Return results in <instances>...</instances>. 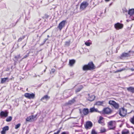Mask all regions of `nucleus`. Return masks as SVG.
<instances>
[{
	"label": "nucleus",
	"instance_id": "nucleus-4",
	"mask_svg": "<svg viewBox=\"0 0 134 134\" xmlns=\"http://www.w3.org/2000/svg\"><path fill=\"white\" fill-rule=\"evenodd\" d=\"M128 13L130 15V18H131L130 20H134V9H130L128 12Z\"/></svg>",
	"mask_w": 134,
	"mask_h": 134
},
{
	"label": "nucleus",
	"instance_id": "nucleus-14",
	"mask_svg": "<svg viewBox=\"0 0 134 134\" xmlns=\"http://www.w3.org/2000/svg\"><path fill=\"white\" fill-rule=\"evenodd\" d=\"M75 63V60L74 59H72L69 60V65L71 66H73V65Z\"/></svg>",
	"mask_w": 134,
	"mask_h": 134
},
{
	"label": "nucleus",
	"instance_id": "nucleus-43",
	"mask_svg": "<svg viewBox=\"0 0 134 134\" xmlns=\"http://www.w3.org/2000/svg\"><path fill=\"white\" fill-rule=\"evenodd\" d=\"M119 72V71H118V70H117V71H115V73H116V72Z\"/></svg>",
	"mask_w": 134,
	"mask_h": 134
},
{
	"label": "nucleus",
	"instance_id": "nucleus-28",
	"mask_svg": "<svg viewBox=\"0 0 134 134\" xmlns=\"http://www.w3.org/2000/svg\"><path fill=\"white\" fill-rule=\"evenodd\" d=\"M129 132V131L128 130H125L123 131L122 133V134H127Z\"/></svg>",
	"mask_w": 134,
	"mask_h": 134
},
{
	"label": "nucleus",
	"instance_id": "nucleus-10",
	"mask_svg": "<svg viewBox=\"0 0 134 134\" xmlns=\"http://www.w3.org/2000/svg\"><path fill=\"white\" fill-rule=\"evenodd\" d=\"M115 27L117 30L122 29L123 27V25L119 23L116 24L114 25Z\"/></svg>",
	"mask_w": 134,
	"mask_h": 134
},
{
	"label": "nucleus",
	"instance_id": "nucleus-25",
	"mask_svg": "<svg viewBox=\"0 0 134 134\" xmlns=\"http://www.w3.org/2000/svg\"><path fill=\"white\" fill-rule=\"evenodd\" d=\"M75 102V100L74 98L72 99L69 101L68 104H73Z\"/></svg>",
	"mask_w": 134,
	"mask_h": 134
},
{
	"label": "nucleus",
	"instance_id": "nucleus-38",
	"mask_svg": "<svg viewBox=\"0 0 134 134\" xmlns=\"http://www.w3.org/2000/svg\"><path fill=\"white\" fill-rule=\"evenodd\" d=\"M126 69L125 68H123L122 69H120L119 70H118V71H119V72H121L123 71L124 70Z\"/></svg>",
	"mask_w": 134,
	"mask_h": 134
},
{
	"label": "nucleus",
	"instance_id": "nucleus-24",
	"mask_svg": "<svg viewBox=\"0 0 134 134\" xmlns=\"http://www.w3.org/2000/svg\"><path fill=\"white\" fill-rule=\"evenodd\" d=\"M103 119V117L102 116H100L99 117V120L98 121V122L99 123L101 124L102 125H104V122H100V121L102 120Z\"/></svg>",
	"mask_w": 134,
	"mask_h": 134
},
{
	"label": "nucleus",
	"instance_id": "nucleus-13",
	"mask_svg": "<svg viewBox=\"0 0 134 134\" xmlns=\"http://www.w3.org/2000/svg\"><path fill=\"white\" fill-rule=\"evenodd\" d=\"M9 129V127L8 126H6L2 128V130L1 132V134H5V132Z\"/></svg>",
	"mask_w": 134,
	"mask_h": 134
},
{
	"label": "nucleus",
	"instance_id": "nucleus-48",
	"mask_svg": "<svg viewBox=\"0 0 134 134\" xmlns=\"http://www.w3.org/2000/svg\"><path fill=\"white\" fill-rule=\"evenodd\" d=\"M116 134H120L119 133H116Z\"/></svg>",
	"mask_w": 134,
	"mask_h": 134
},
{
	"label": "nucleus",
	"instance_id": "nucleus-3",
	"mask_svg": "<svg viewBox=\"0 0 134 134\" xmlns=\"http://www.w3.org/2000/svg\"><path fill=\"white\" fill-rule=\"evenodd\" d=\"M109 103L112 105L116 109H118L119 108V104L114 100H110L109 101Z\"/></svg>",
	"mask_w": 134,
	"mask_h": 134
},
{
	"label": "nucleus",
	"instance_id": "nucleus-30",
	"mask_svg": "<svg viewBox=\"0 0 134 134\" xmlns=\"http://www.w3.org/2000/svg\"><path fill=\"white\" fill-rule=\"evenodd\" d=\"M21 57L20 56V54H19L16 56H15V58L16 60V61L18 60L19 59L21 58Z\"/></svg>",
	"mask_w": 134,
	"mask_h": 134
},
{
	"label": "nucleus",
	"instance_id": "nucleus-17",
	"mask_svg": "<svg viewBox=\"0 0 134 134\" xmlns=\"http://www.w3.org/2000/svg\"><path fill=\"white\" fill-rule=\"evenodd\" d=\"M9 81V80L7 77L2 78L1 79V83H4L5 82H8Z\"/></svg>",
	"mask_w": 134,
	"mask_h": 134
},
{
	"label": "nucleus",
	"instance_id": "nucleus-18",
	"mask_svg": "<svg viewBox=\"0 0 134 134\" xmlns=\"http://www.w3.org/2000/svg\"><path fill=\"white\" fill-rule=\"evenodd\" d=\"M127 90L129 92H130L132 93H134V87H130L127 88Z\"/></svg>",
	"mask_w": 134,
	"mask_h": 134
},
{
	"label": "nucleus",
	"instance_id": "nucleus-7",
	"mask_svg": "<svg viewBox=\"0 0 134 134\" xmlns=\"http://www.w3.org/2000/svg\"><path fill=\"white\" fill-rule=\"evenodd\" d=\"M93 126L92 123L90 121H87L85 125V127L86 129H90Z\"/></svg>",
	"mask_w": 134,
	"mask_h": 134
},
{
	"label": "nucleus",
	"instance_id": "nucleus-27",
	"mask_svg": "<svg viewBox=\"0 0 134 134\" xmlns=\"http://www.w3.org/2000/svg\"><path fill=\"white\" fill-rule=\"evenodd\" d=\"M32 116V117L31 118V119L32 121H33L35 120H36V115H31V116H30V117H31Z\"/></svg>",
	"mask_w": 134,
	"mask_h": 134
},
{
	"label": "nucleus",
	"instance_id": "nucleus-2",
	"mask_svg": "<svg viewBox=\"0 0 134 134\" xmlns=\"http://www.w3.org/2000/svg\"><path fill=\"white\" fill-rule=\"evenodd\" d=\"M109 130H114L116 127V123L114 121H111L108 123Z\"/></svg>",
	"mask_w": 134,
	"mask_h": 134
},
{
	"label": "nucleus",
	"instance_id": "nucleus-19",
	"mask_svg": "<svg viewBox=\"0 0 134 134\" xmlns=\"http://www.w3.org/2000/svg\"><path fill=\"white\" fill-rule=\"evenodd\" d=\"M90 112L91 113L97 112L98 111V109H97L95 108L94 107L90 108Z\"/></svg>",
	"mask_w": 134,
	"mask_h": 134
},
{
	"label": "nucleus",
	"instance_id": "nucleus-36",
	"mask_svg": "<svg viewBox=\"0 0 134 134\" xmlns=\"http://www.w3.org/2000/svg\"><path fill=\"white\" fill-rule=\"evenodd\" d=\"M91 134H97V133L94 129H92L91 132Z\"/></svg>",
	"mask_w": 134,
	"mask_h": 134
},
{
	"label": "nucleus",
	"instance_id": "nucleus-33",
	"mask_svg": "<svg viewBox=\"0 0 134 134\" xmlns=\"http://www.w3.org/2000/svg\"><path fill=\"white\" fill-rule=\"evenodd\" d=\"M31 117H30V116H29L28 117H27L26 119V120L27 121H32V120L31 119Z\"/></svg>",
	"mask_w": 134,
	"mask_h": 134
},
{
	"label": "nucleus",
	"instance_id": "nucleus-1",
	"mask_svg": "<svg viewBox=\"0 0 134 134\" xmlns=\"http://www.w3.org/2000/svg\"><path fill=\"white\" fill-rule=\"evenodd\" d=\"M94 69V65L92 62H89L87 65H84L83 68V70H90Z\"/></svg>",
	"mask_w": 134,
	"mask_h": 134
},
{
	"label": "nucleus",
	"instance_id": "nucleus-47",
	"mask_svg": "<svg viewBox=\"0 0 134 134\" xmlns=\"http://www.w3.org/2000/svg\"><path fill=\"white\" fill-rule=\"evenodd\" d=\"M47 37H49V35H47Z\"/></svg>",
	"mask_w": 134,
	"mask_h": 134
},
{
	"label": "nucleus",
	"instance_id": "nucleus-29",
	"mask_svg": "<svg viewBox=\"0 0 134 134\" xmlns=\"http://www.w3.org/2000/svg\"><path fill=\"white\" fill-rule=\"evenodd\" d=\"M29 53L30 52H29L27 54L24 56V57H23L20 60V61L19 62H20V61H21L23 59L25 58L28 57L29 56Z\"/></svg>",
	"mask_w": 134,
	"mask_h": 134
},
{
	"label": "nucleus",
	"instance_id": "nucleus-31",
	"mask_svg": "<svg viewBox=\"0 0 134 134\" xmlns=\"http://www.w3.org/2000/svg\"><path fill=\"white\" fill-rule=\"evenodd\" d=\"M130 121L131 123L134 124V116L130 119Z\"/></svg>",
	"mask_w": 134,
	"mask_h": 134
},
{
	"label": "nucleus",
	"instance_id": "nucleus-37",
	"mask_svg": "<svg viewBox=\"0 0 134 134\" xmlns=\"http://www.w3.org/2000/svg\"><path fill=\"white\" fill-rule=\"evenodd\" d=\"M100 131L101 133H104L106 131V130L104 128L100 130Z\"/></svg>",
	"mask_w": 134,
	"mask_h": 134
},
{
	"label": "nucleus",
	"instance_id": "nucleus-34",
	"mask_svg": "<svg viewBox=\"0 0 134 134\" xmlns=\"http://www.w3.org/2000/svg\"><path fill=\"white\" fill-rule=\"evenodd\" d=\"M20 125L21 124L20 123L16 125H15V129H18Z\"/></svg>",
	"mask_w": 134,
	"mask_h": 134
},
{
	"label": "nucleus",
	"instance_id": "nucleus-5",
	"mask_svg": "<svg viewBox=\"0 0 134 134\" xmlns=\"http://www.w3.org/2000/svg\"><path fill=\"white\" fill-rule=\"evenodd\" d=\"M24 96L29 99H33L35 97V94L34 93H26L25 94Z\"/></svg>",
	"mask_w": 134,
	"mask_h": 134
},
{
	"label": "nucleus",
	"instance_id": "nucleus-54",
	"mask_svg": "<svg viewBox=\"0 0 134 134\" xmlns=\"http://www.w3.org/2000/svg\"><path fill=\"white\" fill-rule=\"evenodd\" d=\"M114 134H116V133H115Z\"/></svg>",
	"mask_w": 134,
	"mask_h": 134
},
{
	"label": "nucleus",
	"instance_id": "nucleus-32",
	"mask_svg": "<svg viewBox=\"0 0 134 134\" xmlns=\"http://www.w3.org/2000/svg\"><path fill=\"white\" fill-rule=\"evenodd\" d=\"M68 92H70V95L69 96H70L71 95H72L73 94V91L72 90H70V89H69L68 90Z\"/></svg>",
	"mask_w": 134,
	"mask_h": 134
},
{
	"label": "nucleus",
	"instance_id": "nucleus-11",
	"mask_svg": "<svg viewBox=\"0 0 134 134\" xmlns=\"http://www.w3.org/2000/svg\"><path fill=\"white\" fill-rule=\"evenodd\" d=\"M103 111L104 113L107 114H110L111 111V110L108 108H104L103 109Z\"/></svg>",
	"mask_w": 134,
	"mask_h": 134
},
{
	"label": "nucleus",
	"instance_id": "nucleus-40",
	"mask_svg": "<svg viewBox=\"0 0 134 134\" xmlns=\"http://www.w3.org/2000/svg\"><path fill=\"white\" fill-rule=\"evenodd\" d=\"M51 71L52 72H55V70L54 69H52V70H51Z\"/></svg>",
	"mask_w": 134,
	"mask_h": 134
},
{
	"label": "nucleus",
	"instance_id": "nucleus-8",
	"mask_svg": "<svg viewBox=\"0 0 134 134\" xmlns=\"http://www.w3.org/2000/svg\"><path fill=\"white\" fill-rule=\"evenodd\" d=\"M88 5V3L86 1L83 2L81 4L80 8L81 10L85 9Z\"/></svg>",
	"mask_w": 134,
	"mask_h": 134
},
{
	"label": "nucleus",
	"instance_id": "nucleus-6",
	"mask_svg": "<svg viewBox=\"0 0 134 134\" xmlns=\"http://www.w3.org/2000/svg\"><path fill=\"white\" fill-rule=\"evenodd\" d=\"M126 110L124 108H121L119 109V114L121 116H125L126 114Z\"/></svg>",
	"mask_w": 134,
	"mask_h": 134
},
{
	"label": "nucleus",
	"instance_id": "nucleus-46",
	"mask_svg": "<svg viewBox=\"0 0 134 134\" xmlns=\"http://www.w3.org/2000/svg\"><path fill=\"white\" fill-rule=\"evenodd\" d=\"M37 75H35V77H37Z\"/></svg>",
	"mask_w": 134,
	"mask_h": 134
},
{
	"label": "nucleus",
	"instance_id": "nucleus-53",
	"mask_svg": "<svg viewBox=\"0 0 134 134\" xmlns=\"http://www.w3.org/2000/svg\"><path fill=\"white\" fill-rule=\"evenodd\" d=\"M130 52V51H129V52Z\"/></svg>",
	"mask_w": 134,
	"mask_h": 134
},
{
	"label": "nucleus",
	"instance_id": "nucleus-16",
	"mask_svg": "<svg viewBox=\"0 0 134 134\" xmlns=\"http://www.w3.org/2000/svg\"><path fill=\"white\" fill-rule=\"evenodd\" d=\"M83 113L85 115H87L89 113V110L87 108H84L82 110Z\"/></svg>",
	"mask_w": 134,
	"mask_h": 134
},
{
	"label": "nucleus",
	"instance_id": "nucleus-42",
	"mask_svg": "<svg viewBox=\"0 0 134 134\" xmlns=\"http://www.w3.org/2000/svg\"><path fill=\"white\" fill-rule=\"evenodd\" d=\"M61 134H67L65 132H62Z\"/></svg>",
	"mask_w": 134,
	"mask_h": 134
},
{
	"label": "nucleus",
	"instance_id": "nucleus-12",
	"mask_svg": "<svg viewBox=\"0 0 134 134\" xmlns=\"http://www.w3.org/2000/svg\"><path fill=\"white\" fill-rule=\"evenodd\" d=\"M8 112L7 111H1L0 114V115L2 117H7L8 116Z\"/></svg>",
	"mask_w": 134,
	"mask_h": 134
},
{
	"label": "nucleus",
	"instance_id": "nucleus-41",
	"mask_svg": "<svg viewBox=\"0 0 134 134\" xmlns=\"http://www.w3.org/2000/svg\"><path fill=\"white\" fill-rule=\"evenodd\" d=\"M130 69L131 70V71H134V68H132Z\"/></svg>",
	"mask_w": 134,
	"mask_h": 134
},
{
	"label": "nucleus",
	"instance_id": "nucleus-51",
	"mask_svg": "<svg viewBox=\"0 0 134 134\" xmlns=\"http://www.w3.org/2000/svg\"><path fill=\"white\" fill-rule=\"evenodd\" d=\"M19 40H20V38H19Z\"/></svg>",
	"mask_w": 134,
	"mask_h": 134
},
{
	"label": "nucleus",
	"instance_id": "nucleus-20",
	"mask_svg": "<svg viewBox=\"0 0 134 134\" xmlns=\"http://www.w3.org/2000/svg\"><path fill=\"white\" fill-rule=\"evenodd\" d=\"M130 56L129 53H123L121 55V58L126 57Z\"/></svg>",
	"mask_w": 134,
	"mask_h": 134
},
{
	"label": "nucleus",
	"instance_id": "nucleus-9",
	"mask_svg": "<svg viewBox=\"0 0 134 134\" xmlns=\"http://www.w3.org/2000/svg\"><path fill=\"white\" fill-rule=\"evenodd\" d=\"M66 23V20H63L59 24L58 28L60 30H61L62 28L64 27Z\"/></svg>",
	"mask_w": 134,
	"mask_h": 134
},
{
	"label": "nucleus",
	"instance_id": "nucleus-45",
	"mask_svg": "<svg viewBox=\"0 0 134 134\" xmlns=\"http://www.w3.org/2000/svg\"><path fill=\"white\" fill-rule=\"evenodd\" d=\"M100 122H104L102 120L101 121H100Z\"/></svg>",
	"mask_w": 134,
	"mask_h": 134
},
{
	"label": "nucleus",
	"instance_id": "nucleus-26",
	"mask_svg": "<svg viewBox=\"0 0 134 134\" xmlns=\"http://www.w3.org/2000/svg\"><path fill=\"white\" fill-rule=\"evenodd\" d=\"M12 119V117L10 116L6 119V120L7 122H9L11 121Z\"/></svg>",
	"mask_w": 134,
	"mask_h": 134
},
{
	"label": "nucleus",
	"instance_id": "nucleus-23",
	"mask_svg": "<svg viewBox=\"0 0 134 134\" xmlns=\"http://www.w3.org/2000/svg\"><path fill=\"white\" fill-rule=\"evenodd\" d=\"M104 102V101H98L96 102V105H102V104H103Z\"/></svg>",
	"mask_w": 134,
	"mask_h": 134
},
{
	"label": "nucleus",
	"instance_id": "nucleus-21",
	"mask_svg": "<svg viewBox=\"0 0 134 134\" xmlns=\"http://www.w3.org/2000/svg\"><path fill=\"white\" fill-rule=\"evenodd\" d=\"M50 97L47 95H45L41 99V100L42 101H43V100L44 99H45L46 100H47Z\"/></svg>",
	"mask_w": 134,
	"mask_h": 134
},
{
	"label": "nucleus",
	"instance_id": "nucleus-52",
	"mask_svg": "<svg viewBox=\"0 0 134 134\" xmlns=\"http://www.w3.org/2000/svg\"><path fill=\"white\" fill-rule=\"evenodd\" d=\"M111 5V4H110V5Z\"/></svg>",
	"mask_w": 134,
	"mask_h": 134
},
{
	"label": "nucleus",
	"instance_id": "nucleus-39",
	"mask_svg": "<svg viewBox=\"0 0 134 134\" xmlns=\"http://www.w3.org/2000/svg\"><path fill=\"white\" fill-rule=\"evenodd\" d=\"M60 130H59L57 132L54 133V134H59L60 133Z\"/></svg>",
	"mask_w": 134,
	"mask_h": 134
},
{
	"label": "nucleus",
	"instance_id": "nucleus-44",
	"mask_svg": "<svg viewBox=\"0 0 134 134\" xmlns=\"http://www.w3.org/2000/svg\"><path fill=\"white\" fill-rule=\"evenodd\" d=\"M105 1L106 2H108L110 0H105Z\"/></svg>",
	"mask_w": 134,
	"mask_h": 134
},
{
	"label": "nucleus",
	"instance_id": "nucleus-15",
	"mask_svg": "<svg viewBox=\"0 0 134 134\" xmlns=\"http://www.w3.org/2000/svg\"><path fill=\"white\" fill-rule=\"evenodd\" d=\"M88 96H89V97L88 98V100L92 101L94 100L95 98V96L94 95H92L90 97V94H88Z\"/></svg>",
	"mask_w": 134,
	"mask_h": 134
},
{
	"label": "nucleus",
	"instance_id": "nucleus-22",
	"mask_svg": "<svg viewBox=\"0 0 134 134\" xmlns=\"http://www.w3.org/2000/svg\"><path fill=\"white\" fill-rule=\"evenodd\" d=\"M83 88V86H80L79 87L77 88L75 90V92L77 93L80 92L81 90Z\"/></svg>",
	"mask_w": 134,
	"mask_h": 134
},
{
	"label": "nucleus",
	"instance_id": "nucleus-50",
	"mask_svg": "<svg viewBox=\"0 0 134 134\" xmlns=\"http://www.w3.org/2000/svg\"><path fill=\"white\" fill-rule=\"evenodd\" d=\"M127 21L128 22V20H127Z\"/></svg>",
	"mask_w": 134,
	"mask_h": 134
},
{
	"label": "nucleus",
	"instance_id": "nucleus-49",
	"mask_svg": "<svg viewBox=\"0 0 134 134\" xmlns=\"http://www.w3.org/2000/svg\"><path fill=\"white\" fill-rule=\"evenodd\" d=\"M45 71H46V69H45V70H44V72H45Z\"/></svg>",
	"mask_w": 134,
	"mask_h": 134
},
{
	"label": "nucleus",
	"instance_id": "nucleus-35",
	"mask_svg": "<svg viewBox=\"0 0 134 134\" xmlns=\"http://www.w3.org/2000/svg\"><path fill=\"white\" fill-rule=\"evenodd\" d=\"M91 44V43L87 42L85 43V44L87 46H90Z\"/></svg>",
	"mask_w": 134,
	"mask_h": 134
}]
</instances>
